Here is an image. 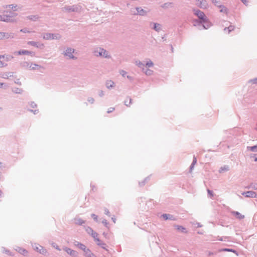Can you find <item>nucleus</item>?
<instances>
[{
    "instance_id": "3",
    "label": "nucleus",
    "mask_w": 257,
    "mask_h": 257,
    "mask_svg": "<svg viewBox=\"0 0 257 257\" xmlns=\"http://www.w3.org/2000/svg\"><path fill=\"white\" fill-rule=\"evenodd\" d=\"M95 53H98L99 56H103L106 58L108 57V52L103 49L99 48V50L95 51Z\"/></svg>"
},
{
    "instance_id": "9",
    "label": "nucleus",
    "mask_w": 257,
    "mask_h": 257,
    "mask_svg": "<svg viewBox=\"0 0 257 257\" xmlns=\"http://www.w3.org/2000/svg\"><path fill=\"white\" fill-rule=\"evenodd\" d=\"M74 50L71 49H67L65 51V55L67 56L70 58H73L72 54L74 53Z\"/></svg>"
},
{
    "instance_id": "10",
    "label": "nucleus",
    "mask_w": 257,
    "mask_h": 257,
    "mask_svg": "<svg viewBox=\"0 0 257 257\" xmlns=\"http://www.w3.org/2000/svg\"><path fill=\"white\" fill-rule=\"evenodd\" d=\"M28 44L31 45L33 46H34V47H36L37 48L41 47V46H43V44H40L39 43L34 42V41H29L28 42Z\"/></svg>"
},
{
    "instance_id": "17",
    "label": "nucleus",
    "mask_w": 257,
    "mask_h": 257,
    "mask_svg": "<svg viewBox=\"0 0 257 257\" xmlns=\"http://www.w3.org/2000/svg\"><path fill=\"white\" fill-rule=\"evenodd\" d=\"M162 217L165 219V220H167V219H172L173 218L174 219L172 216H171V215L170 214H163L162 215Z\"/></svg>"
},
{
    "instance_id": "32",
    "label": "nucleus",
    "mask_w": 257,
    "mask_h": 257,
    "mask_svg": "<svg viewBox=\"0 0 257 257\" xmlns=\"http://www.w3.org/2000/svg\"><path fill=\"white\" fill-rule=\"evenodd\" d=\"M223 250L234 252V251L232 249H223Z\"/></svg>"
},
{
    "instance_id": "33",
    "label": "nucleus",
    "mask_w": 257,
    "mask_h": 257,
    "mask_svg": "<svg viewBox=\"0 0 257 257\" xmlns=\"http://www.w3.org/2000/svg\"><path fill=\"white\" fill-rule=\"evenodd\" d=\"M241 2L245 5H247V0H241Z\"/></svg>"
},
{
    "instance_id": "24",
    "label": "nucleus",
    "mask_w": 257,
    "mask_h": 257,
    "mask_svg": "<svg viewBox=\"0 0 257 257\" xmlns=\"http://www.w3.org/2000/svg\"><path fill=\"white\" fill-rule=\"evenodd\" d=\"M196 162H197L196 159L194 158L193 161V162H192V163L191 164V166L190 167V170H191V171L193 169L194 166L196 164Z\"/></svg>"
},
{
    "instance_id": "42",
    "label": "nucleus",
    "mask_w": 257,
    "mask_h": 257,
    "mask_svg": "<svg viewBox=\"0 0 257 257\" xmlns=\"http://www.w3.org/2000/svg\"><path fill=\"white\" fill-rule=\"evenodd\" d=\"M2 85H3V83H0V87H1V86H2Z\"/></svg>"
},
{
    "instance_id": "34",
    "label": "nucleus",
    "mask_w": 257,
    "mask_h": 257,
    "mask_svg": "<svg viewBox=\"0 0 257 257\" xmlns=\"http://www.w3.org/2000/svg\"><path fill=\"white\" fill-rule=\"evenodd\" d=\"M4 37V35L3 33H0V39H2Z\"/></svg>"
},
{
    "instance_id": "21",
    "label": "nucleus",
    "mask_w": 257,
    "mask_h": 257,
    "mask_svg": "<svg viewBox=\"0 0 257 257\" xmlns=\"http://www.w3.org/2000/svg\"><path fill=\"white\" fill-rule=\"evenodd\" d=\"M247 149L252 152H257V146H252V147H248Z\"/></svg>"
},
{
    "instance_id": "29",
    "label": "nucleus",
    "mask_w": 257,
    "mask_h": 257,
    "mask_svg": "<svg viewBox=\"0 0 257 257\" xmlns=\"http://www.w3.org/2000/svg\"><path fill=\"white\" fill-rule=\"evenodd\" d=\"M207 192L211 197H213V194L211 191H210V190H208Z\"/></svg>"
},
{
    "instance_id": "18",
    "label": "nucleus",
    "mask_w": 257,
    "mask_h": 257,
    "mask_svg": "<svg viewBox=\"0 0 257 257\" xmlns=\"http://www.w3.org/2000/svg\"><path fill=\"white\" fill-rule=\"evenodd\" d=\"M114 82L111 80H108L106 82V85L107 88H111L114 86Z\"/></svg>"
},
{
    "instance_id": "26",
    "label": "nucleus",
    "mask_w": 257,
    "mask_h": 257,
    "mask_svg": "<svg viewBox=\"0 0 257 257\" xmlns=\"http://www.w3.org/2000/svg\"><path fill=\"white\" fill-rule=\"evenodd\" d=\"M154 29L156 31H159L160 29V25L159 24H155Z\"/></svg>"
},
{
    "instance_id": "5",
    "label": "nucleus",
    "mask_w": 257,
    "mask_h": 257,
    "mask_svg": "<svg viewBox=\"0 0 257 257\" xmlns=\"http://www.w3.org/2000/svg\"><path fill=\"white\" fill-rule=\"evenodd\" d=\"M57 38L58 37L57 36L49 33L45 34L43 36V38L46 40L54 39Z\"/></svg>"
},
{
    "instance_id": "31",
    "label": "nucleus",
    "mask_w": 257,
    "mask_h": 257,
    "mask_svg": "<svg viewBox=\"0 0 257 257\" xmlns=\"http://www.w3.org/2000/svg\"><path fill=\"white\" fill-rule=\"evenodd\" d=\"M91 216H92V217H93V218L94 219H95V220H97V215H95V214H92L91 215Z\"/></svg>"
},
{
    "instance_id": "25",
    "label": "nucleus",
    "mask_w": 257,
    "mask_h": 257,
    "mask_svg": "<svg viewBox=\"0 0 257 257\" xmlns=\"http://www.w3.org/2000/svg\"><path fill=\"white\" fill-rule=\"evenodd\" d=\"M146 66L147 67H153V63L151 61H149L146 63Z\"/></svg>"
},
{
    "instance_id": "20",
    "label": "nucleus",
    "mask_w": 257,
    "mask_h": 257,
    "mask_svg": "<svg viewBox=\"0 0 257 257\" xmlns=\"http://www.w3.org/2000/svg\"><path fill=\"white\" fill-rule=\"evenodd\" d=\"M178 231H180L181 232H187L186 229L182 226H178Z\"/></svg>"
},
{
    "instance_id": "22",
    "label": "nucleus",
    "mask_w": 257,
    "mask_h": 257,
    "mask_svg": "<svg viewBox=\"0 0 257 257\" xmlns=\"http://www.w3.org/2000/svg\"><path fill=\"white\" fill-rule=\"evenodd\" d=\"M91 235L93 236V237L97 241H99V239L97 238L98 237V234L96 232H93Z\"/></svg>"
},
{
    "instance_id": "39",
    "label": "nucleus",
    "mask_w": 257,
    "mask_h": 257,
    "mask_svg": "<svg viewBox=\"0 0 257 257\" xmlns=\"http://www.w3.org/2000/svg\"><path fill=\"white\" fill-rule=\"evenodd\" d=\"M3 20L4 21H9V20H10V19H8V18H7L6 19H3Z\"/></svg>"
},
{
    "instance_id": "2",
    "label": "nucleus",
    "mask_w": 257,
    "mask_h": 257,
    "mask_svg": "<svg viewBox=\"0 0 257 257\" xmlns=\"http://www.w3.org/2000/svg\"><path fill=\"white\" fill-rule=\"evenodd\" d=\"M194 14L197 16L200 19L205 21V16L204 14L199 10H194Z\"/></svg>"
},
{
    "instance_id": "41",
    "label": "nucleus",
    "mask_w": 257,
    "mask_h": 257,
    "mask_svg": "<svg viewBox=\"0 0 257 257\" xmlns=\"http://www.w3.org/2000/svg\"><path fill=\"white\" fill-rule=\"evenodd\" d=\"M254 161H255V162H257V157H255V158H254Z\"/></svg>"
},
{
    "instance_id": "14",
    "label": "nucleus",
    "mask_w": 257,
    "mask_h": 257,
    "mask_svg": "<svg viewBox=\"0 0 257 257\" xmlns=\"http://www.w3.org/2000/svg\"><path fill=\"white\" fill-rule=\"evenodd\" d=\"M33 53L32 52L29 51L27 50H21L18 52L19 55H31Z\"/></svg>"
},
{
    "instance_id": "28",
    "label": "nucleus",
    "mask_w": 257,
    "mask_h": 257,
    "mask_svg": "<svg viewBox=\"0 0 257 257\" xmlns=\"http://www.w3.org/2000/svg\"><path fill=\"white\" fill-rule=\"evenodd\" d=\"M87 231L88 232V233L91 234L94 232V231L92 229V228H91L90 227H88L87 229Z\"/></svg>"
},
{
    "instance_id": "6",
    "label": "nucleus",
    "mask_w": 257,
    "mask_h": 257,
    "mask_svg": "<svg viewBox=\"0 0 257 257\" xmlns=\"http://www.w3.org/2000/svg\"><path fill=\"white\" fill-rule=\"evenodd\" d=\"M64 249L68 254H70V255L76 256L77 255V253L76 251L71 249L70 248L65 247Z\"/></svg>"
},
{
    "instance_id": "11",
    "label": "nucleus",
    "mask_w": 257,
    "mask_h": 257,
    "mask_svg": "<svg viewBox=\"0 0 257 257\" xmlns=\"http://www.w3.org/2000/svg\"><path fill=\"white\" fill-rule=\"evenodd\" d=\"M136 10L137 11V13H136L135 12H134V14H139L140 15H144L146 14V11L142 9L141 8H137Z\"/></svg>"
},
{
    "instance_id": "40",
    "label": "nucleus",
    "mask_w": 257,
    "mask_h": 257,
    "mask_svg": "<svg viewBox=\"0 0 257 257\" xmlns=\"http://www.w3.org/2000/svg\"><path fill=\"white\" fill-rule=\"evenodd\" d=\"M212 2L213 3H215V4H216L218 2L216 1V0H212Z\"/></svg>"
},
{
    "instance_id": "37",
    "label": "nucleus",
    "mask_w": 257,
    "mask_h": 257,
    "mask_svg": "<svg viewBox=\"0 0 257 257\" xmlns=\"http://www.w3.org/2000/svg\"><path fill=\"white\" fill-rule=\"evenodd\" d=\"M126 73V72L124 71H121V74L123 76Z\"/></svg>"
},
{
    "instance_id": "35",
    "label": "nucleus",
    "mask_w": 257,
    "mask_h": 257,
    "mask_svg": "<svg viewBox=\"0 0 257 257\" xmlns=\"http://www.w3.org/2000/svg\"><path fill=\"white\" fill-rule=\"evenodd\" d=\"M114 108H110V109H109V110H108V111H107V112H108V113H109V112H112V111H113V110H114Z\"/></svg>"
},
{
    "instance_id": "13",
    "label": "nucleus",
    "mask_w": 257,
    "mask_h": 257,
    "mask_svg": "<svg viewBox=\"0 0 257 257\" xmlns=\"http://www.w3.org/2000/svg\"><path fill=\"white\" fill-rule=\"evenodd\" d=\"M197 5L201 8L205 7L206 5V2L204 0H197Z\"/></svg>"
},
{
    "instance_id": "4",
    "label": "nucleus",
    "mask_w": 257,
    "mask_h": 257,
    "mask_svg": "<svg viewBox=\"0 0 257 257\" xmlns=\"http://www.w3.org/2000/svg\"><path fill=\"white\" fill-rule=\"evenodd\" d=\"M242 194L246 197L254 198L256 197V193L253 191H247L246 192L242 193Z\"/></svg>"
},
{
    "instance_id": "7",
    "label": "nucleus",
    "mask_w": 257,
    "mask_h": 257,
    "mask_svg": "<svg viewBox=\"0 0 257 257\" xmlns=\"http://www.w3.org/2000/svg\"><path fill=\"white\" fill-rule=\"evenodd\" d=\"M8 58L5 56L0 55V68L6 65V62L8 61Z\"/></svg>"
},
{
    "instance_id": "30",
    "label": "nucleus",
    "mask_w": 257,
    "mask_h": 257,
    "mask_svg": "<svg viewBox=\"0 0 257 257\" xmlns=\"http://www.w3.org/2000/svg\"><path fill=\"white\" fill-rule=\"evenodd\" d=\"M136 64L139 67H141L143 65V64L140 61H136Z\"/></svg>"
},
{
    "instance_id": "43",
    "label": "nucleus",
    "mask_w": 257,
    "mask_h": 257,
    "mask_svg": "<svg viewBox=\"0 0 257 257\" xmlns=\"http://www.w3.org/2000/svg\"><path fill=\"white\" fill-rule=\"evenodd\" d=\"M1 109H2V108L0 107V110H1Z\"/></svg>"
},
{
    "instance_id": "8",
    "label": "nucleus",
    "mask_w": 257,
    "mask_h": 257,
    "mask_svg": "<svg viewBox=\"0 0 257 257\" xmlns=\"http://www.w3.org/2000/svg\"><path fill=\"white\" fill-rule=\"evenodd\" d=\"M84 255L86 257H95L94 254L90 251V250L86 248L84 250Z\"/></svg>"
},
{
    "instance_id": "12",
    "label": "nucleus",
    "mask_w": 257,
    "mask_h": 257,
    "mask_svg": "<svg viewBox=\"0 0 257 257\" xmlns=\"http://www.w3.org/2000/svg\"><path fill=\"white\" fill-rule=\"evenodd\" d=\"M85 221L80 218H75L74 219V223L77 225H82L84 223Z\"/></svg>"
},
{
    "instance_id": "23",
    "label": "nucleus",
    "mask_w": 257,
    "mask_h": 257,
    "mask_svg": "<svg viewBox=\"0 0 257 257\" xmlns=\"http://www.w3.org/2000/svg\"><path fill=\"white\" fill-rule=\"evenodd\" d=\"M143 70L148 75H150L153 73V71L150 69L145 70V69L143 68Z\"/></svg>"
},
{
    "instance_id": "15",
    "label": "nucleus",
    "mask_w": 257,
    "mask_h": 257,
    "mask_svg": "<svg viewBox=\"0 0 257 257\" xmlns=\"http://www.w3.org/2000/svg\"><path fill=\"white\" fill-rule=\"evenodd\" d=\"M75 245L83 251L87 248L86 246L84 244L81 243L80 242H77L75 244Z\"/></svg>"
},
{
    "instance_id": "16",
    "label": "nucleus",
    "mask_w": 257,
    "mask_h": 257,
    "mask_svg": "<svg viewBox=\"0 0 257 257\" xmlns=\"http://www.w3.org/2000/svg\"><path fill=\"white\" fill-rule=\"evenodd\" d=\"M233 214L234 215H235L237 218L241 219H243L244 216V215L241 214L239 212H237V211H234L233 212Z\"/></svg>"
},
{
    "instance_id": "27",
    "label": "nucleus",
    "mask_w": 257,
    "mask_h": 257,
    "mask_svg": "<svg viewBox=\"0 0 257 257\" xmlns=\"http://www.w3.org/2000/svg\"><path fill=\"white\" fill-rule=\"evenodd\" d=\"M39 67V66L38 65L32 64L30 65V68H31L32 69H34L38 68Z\"/></svg>"
},
{
    "instance_id": "1",
    "label": "nucleus",
    "mask_w": 257,
    "mask_h": 257,
    "mask_svg": "<svg viewBox=\"0 0 257 257\" xmlns=\"http://www.w3.org/2000/svg\"><path fill=\"white\" fill-rule=\"evenodd\" d=\"M33 246L35 250L40 252V253L45 254L46 253V249H45L43 247L38 244L35 243L33 244Z\"/></svg>"
},
{
    "instance_id": "38",
    "label": "nucleus",
    "mask_w": 257,
    "mask_h": 257,
    "mask_svg": "<svg viewBox=\"0 0 257 257\" xmlns=\"http://www.w3.org/2000/svg\"><path fill=\"white\" fill-rule=\"evenodd\" d=\"M228 29H229V31H231L232 30H233V28H232V27H231H231H228Z\"/></svg>"
},
{
    "instance_id": "36",
    "label": "nucleus",
    "mask_w": 257,
    "mask_h": 257,
    "mask_svg": "<svg viewBox=\"0 0 257 257\" xmlns=\"http://www.w3.org/2000/svg\"><path fill=\"white\" fill-rule=\"evenodd\" d=\"M226 11V10L225 8H223V9H222L220 10V12H225Z\"/></svg>"
},
{
    "instance_id": "19",
    "label": "nucleus",
    "mask_w": 257,
    "mask_h": 257,
    "mask_svg": "<svg viewBox=\"0 0 257 257\" xmlns=\"http://www.w3.org/2000/svg\"><path fill=\"white\" fill-rule=\"evenodd\" d=\"M17 250L19 252L24 255L27 254L28 253V251L26 249L20 247H19Z\"/></svg>"
}]
</instances>
